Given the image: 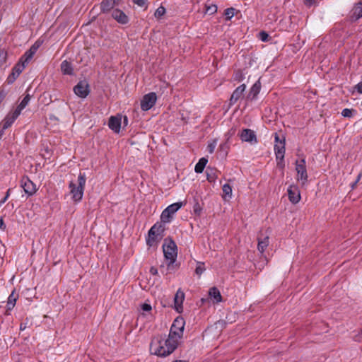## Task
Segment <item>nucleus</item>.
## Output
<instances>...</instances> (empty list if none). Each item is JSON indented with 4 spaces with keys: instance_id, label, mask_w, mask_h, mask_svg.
<instances>
[{
    "instance_id": "obj_1",
    "label": "nucleus",
    "mask_w": 362,
    "mask_h": 362,
    "mask_svg": "<svg viewBox=\"0 0 362 362\" xmlns=\"http://www.w3.org/2000/svg\"><path fill=\"white\" fill-rule=\"evenodd\" d=\"M178 343L170 337L165 336H155L150 344V352L151 354L159 357H166L170 355L177 347Z\"/></svg>"
},
{
    "instance_id": "obj_2",
    "label": "nucleus",
    "mask_w": 362,
    "mask_h": 362,
    "mask_svg": "<svg viewBox=\"0 0 362 362\" xmlns=\"http://www.w3.org/2000/svg\"><path fill=\"white\" fill-rule=\"evenodd\" d=\"M86 182L84 173H80L76 180H71L69 185L70 194L74 202H80L83 196L85 185Z\"/></svg>"
},
{
    "instance_id": "obj_3",
    "label": "nucleus",
    "mask_w": 362,
    "mask_h": 362,
    "mask_svg": "<svg viewBox=\"0 0 362 362\" xmlns=\"http://www.w3.org/2000/svg\"><path fill=\"white\" fill-rule=\"evenodd\" d=\"M164 230L165 228L162 222L155 223L148 230L146 244L149 247L156 245L162 239Z\"/></svg>"
},
{
    "instance_id": "obj_4",
    "label": "nucleus",
    "mask_w": 362,
    "mask_h": 362,
    "mask_svg": "<svg viewBox=\"0 0 362 362\" xmlns=\"http://www.w3.org/2000/svg\"><path fill=\"white\" fill-rule=\"evenodd\" d=\"M163 252L165 259L168 262V264H173L177 259V247L175 243L170 238L164 240Z\"/></svg>"
},
{
    "instance_id": "obj_5",
    "label": "nucleus",
    "mask_w": 362,
    "mask_h": 362,
    "mask_svg": "<svg viewBox=\"0 0 362 362\" xmlns=\"http://www.w3.org/2000/svg\"><path fill=\"white\" fill-rule=\"evenodd\" d=\"M185 325V322L182 317H177L175 318L170 327L168 337L179 344L180 339L183 336Z\"/></svg>"
},
{
    "instance_id": "obj_6",
    "label": "nucleus",
    "mask_w": 362,
    "mask_h": 362,
    "mask_svg": "<svg viewBox=\"0 0 362 362\" xmlns=\"http://www.w3.org/2000/svg\"><path fill=\"white\" fill-rule=\"evenodd\" d=\"M295 165L297 173L296 180L297 181L300 182L302 185H304L307 182L308 178L305 158H303L300 160H297Z\"/></svg>"
},
{
    "instance_id": "obj_7",
    "label": "nucleus",
    "mask_w": 362,
    "mask_h": 362,
    "mask_svg": "<svg viewBox=\"0 0 362 362\" xmlns=\"http://www.w3.org/2000/svg\"><path fill=\"white\" fill-rule=\"evenodd\" d=\"M182 206V202H175L169 205L165 209L161 215L160 221L163 223H170L173 218V215Z\"/></svg>"
},
{
    "instance_id": "obj_8",
    "label": "nucleus",
    "mask_w": 362,
    "mask_h": 362,
    "mask_svg": "<svg viewBox=\"0 0 362 362\" xmlns=\"http://www.w3.org/2000/svg\"><path fill=\"white\" fill-rule=\"evenodd\" d=\"M274 153L276 160H279L281 163H283L285 154V139H280L279 135L276 133L274 136Z\"/></svg>"
},
{
    "instance_id": "obj_9",
    "label": "nucleus",
    "mask_w": 362,
    "mask_h": 362,
    "mask_svg": "<svg viewBox=\"0 0 362 362\" xmlns=\"http://www.w3.org/2000/svg\"><path fill=\"white\" fill-rule=\"evenodd\" d=\"M157 101V95L154 92L144 95L141 100L140 105L143 111H148L151 109Z\"/></svg>"
},
{
    "instance_id": "obj_10",
    "label": "nucleus",
    "mask_w": 362,
    "mask_h": 362,
    "mask_svg": "<svg viewBox=\"0 0 362 362\" xmlns=\"http://www.w3.org/2000/svg\"><path fill=\"white\" fill-rule=\"evenodd\" d=\"M74 91L76 95L81 98H85L89 93V86L86 81H79L74 88Z\"/></svg>"
},
{
    "instance_id": "obj_11",
    "label": "nucleus",
    "mask_w": 362,
    "mask_h": 362,
    "mask_svg": "<svg viewBox=\"0 0 362 362\" xmlns=\"http://www.w3.org/2000/svg\"><path fill=\"white\" fill-rule=\"evenodd\" d=\"M21 186L28 196H31L36 192L35 185L28 177H23L21 179Z\"/></svg>"
},
{
    "instance_id": "obj_12",
    "label": "nucleus",
    "mask_w": 362,
    "mask_h": 362,
    "mask_svg": "<svg viewBox=\"0 0 362 362\" xmlns=\"http://www.w3.org/2000/svg\"><path fill=\"white\" fill-rule=\"evenodd\" d=\"M240 139L244 142L257 143V139L255 132L250 129H244L239 133Z\"/></svg>"
},
{
    "instance_id": "obj_13",
    "label": "nucleus",
    "mask_w": 362,
    "mask_h": 362,
    "mask_svg": "<svg viewBox=\"0 0 362 362\" xmlns=\"http://www.w3.org/2000/svg\"><path fill=\"white\" fill-rule=\"evenodd\" d=\"M288 199L293 204H297L300 200V193L298 187L296 185H291L287 190Z\"/></svg>"
},
{
    "instance_id": "obj_14",
    "label": "nucleus",
    "mask_w": 362,
    "mask_h": 362,
    "mask_svg": "<svg viewBox=\"0 0 362 362\" xmlns=\"http://www.w3.org/2000/svg\"><path fill=\"white\" fill-rule=\"evenodd\" d=\"M185 300V293L181 289H178L174 297V308L175 310L181 313L183 310L182 303Z\"/></svg>"
},
{
    "instance_id": "obj_15",
    "label": "nucleus",
    "mask_w": 362,
    "mask_h": 362,
    "mask_svg": "<svg viewBox=\"0 0 362 362\" xmlns=\"http://www.w3.org/2000/svg\"><path fill=\"white\" fill-rule=\"evenodd\" d=\"M19 115L20 114L15 110L8 113V115L6 116V117L2 122L1 130L4 132L5 129L10 127L12 125V124L15 122V120L18 117Z\"/></svg>"
},
{
    "instance_id": "obj_16",
    "label": "nucleus",
    "mask_w": 362,
    "mask_h": 362,
    "mask_svg": "<svg viewBox=\"0 0 362 362\" xmlns=\"http://www.w3.org/2000/svg\"><path fill=\"white\" fill-rule=\"evenodd\" d=\"M122 117L121 115H118L117 116H111L109 119L108 126L115 133L120 132Z\"/></svg>"
},
{
    "instance_id": "obj_17",
    "label": "nucleus",
    "mask_w": 362,
    "mask_h": 362,
    "mask_svg": "<svg viewBox=\"0 0 362 362\" xmlns=\"http://www.w3.org/2000/svg\"><path fill=\"white\" fill-rule=\"evenodd\" d=\"M112 17L118 23L122 25L127 24L129 21V17L119 9L112 11Z\"/></svg>"
},
{
    "instance_id": "obj_18",
    "label": "nucleus",
    "mask_w": 362,
    "mask_h": 362,
    "mask_svg": "<svg viewBox=\"0 0 362 362\" xmlns=\"http://www.w3.org/2000/svg\"><path fill=\"white\" fill-rule=\"evenodd\" d=\"M246 86L245 84H242L236 88V89L233 91L230 98V104H235L239 99L242 98L243 96V93L245 90Z\"/></svg>"
},
{
    "instance_id": "obj_19",
    "label": "nucleus",
    "mask_w": 362,
    "mask_h": 362,
    "mask_svg": "<svg viewBox=\"0 0 362 362\" xmlns=\"http://www.w3.org/2000/svg\"><path fill=\"white\" fill-rule=\"evenodd\" d=\"M122 0H103L101 3V10L103 13L110 11L115 6L119 5Z\"/></svg>"
},
{
    "instance_id": "obj_20",
    "label": "nucleus",
    "mask_w": 362,
    "mask_h": 362,
    "mask_svg": "<svg viewBox=\"0 0 362 362\" xmlns=\"http://www.w3.org/2000/svg\"><path fill=\"white\" fill-rule=\"evenodd\" d=\"M18 298V294L15 291H13L7 300L6 312L11 311L14 308Z\"/></svg>"
},
{
    "instance_id": "obj_21",
    "label": "nucleus",
    "mask_w": 362,
    "mask_h": 362,
    "mask_svg": "<svg viewBox=\"0 0 362 362\" xmlns=\"http://www.w3.org/2000/svg\"><path fill=\"white\" fill-rule=\"evenodd\" d=\"M40 46V43L38 42H35L31 47L25 52V53L23 55L25 58V61H30L34 54L36 53L37 50Z\"/></svg>"
},
{
    "instance_id": "obj_22",
    "label": "nucleus",
    "mask_w": 362,
    "mask_h": 362,
    "mask_svg": "<svg viewBox=\"0 0 362 362\" xmlns=\"http://www.w3.org/2000/svg\"><path fill=\"white\" fill-rule=\"evenodd\" d=\"M40 46V43L38 42H35L31 47L25 52V53L23 55L25 58V61H30L34 54L36 53L37 50Z\"/></svg>"
},
{
    "instance_id": "obj_23",
    "label": "nucleus",
    "mask_w": 362,
    "mask_h": 362,
    "mask_svg": "<svg viewBox=\"0 0 362 362\" xmlns=\"http://www.w3.org/2000/svg\"><path fill=\"white\" fill-rule=\"evenodd\" d=\"M209 296L213 300L214 303H217L222 300L221 293L216 287H212L209 289Z\"/></svg>"
},
{
    "instance_id": "obj_24",
    "label": "nucleus",
    "mask_w": 362,
    "mask_h": 362,
    "mask_svg": "<svg viewBox=\"0 0 362 362\" xmlns=\"http://www.w3.org/2000/svg\"><path fill=\"white\" fill-rule=\"evenodd\" d=\"M30 61H25L23 56H22L20 59L18 63H17L14 67L13 68V71H14L18 75H20L22 71L25 68L26 65L28 64Z\"/></svg>"
},
{
    "instance_id": "obj_25",
    "label": "nucleus",
    "mask_w": 362,
    "mask_h": 362,
    "mask_svg": "<svg viewBox=\"0 0 362 362\" xmlns=\"http://www.w3.org/2000/svg\"><path fill=\"white\" fill-rule=\"evenodd\" d=\"M351 18L358 20L362 17V2L356 4L352 9Z\"/></svg>"
},
{
    "instance_id": "obj_26",
    "label": "nucleus",
    "mask_w": 362,
    "mask_h": 362,
    "mask_svg": "<svg viewBox=\"0 0 362 362\" xmlns=\"http://www.w3.org/2000/svg\"><path fill=\"white\" fill-rule=\"evenodd\" d=\"M205 13L209 15H213L217 12V6L211 1L208 0L204 4Z\"/></svg>"
},
{
    "instance_id": "obj_27",
    "label": "nucleus",
    "mask_w": 362,
    "mask_h": 362,
    "mask_svg": "<svg viewBox=\"0 0 362 362\" xmlns=\"http://www.w3.org/2000/svg\"><path fill=\"white\" fill-rule=\"evenodd\" d=\"M61 70L64 74L72 75L73 74V67L70 62L66 60H64L61 64Z\"/></svg>"
},
{
    "instance_id": "obj_28",
    "label": "nucleus",
    "mask_w": 362,
    "mask_h": 362,
    "mask_svg": "<svg viewBox=\"0 0 362 362\" xmlns=\"http://www.w3.org/2000/svg\"><path fill=\"white\" fill-rule=\"evenodd\" d=\"M30 100V96L29 94H27L14 110L21 115L22 110L28 105Z\"/></svg>"
},
{
    "instance_id": "obj_29",
    "label": "nucleus",
    "mask_w": 362,
    "mask_h": 362,
    "mask_svg": "<svg viewBox=\"0 0 362 362\" xmlns=\"http://www.w3.org/2000/svg\"><path fill=\"white\" fill-rule=\"evenodd\" d=\"M269 245V237L266 236L264 238L258 239V245H257V249L261 252L263 253L265 250V249Z\"/></svg>"
},
{
    "instance_id": "obj_30",
    "label": "nucleus",
    "mask_w": 362,
    "mask_h": 362,
    "mask_svg": "<svg viewBox=\"0 0 362 362\" xmlns=\"http://www.w3.org/2000/svg\"><path fill=\"white\" fill-rule=\"evenodd\" d=\"M208 162V160L205 158H202L199 159L198 163L196 164L194 168V171L197 173H202L206 167V165Z\"/></svg>"
},
{
    "instance_id": "obj_31",
    "label": "nucleus",
    "mask_w": 362,
    "mask_h": 362,
    "mask_svg": "<svg viewBox=\"0 0 362 362\" xmlns=\"http://www.w3.org/2000/svg\"><path fill=\"white\" fill-rule=\"evenodd\" d=\"M261 89V83L259 81H256L250 88L249 96H252V98H255L259 93Z\"/></svg>"
},
{
    "instance_id": "obj_32",
    "label": "nucleus",
    "mask_w": 362,
    "mask_h": 362,
    "mask_svg": "<svg viewBox=\"0 0 362 362\" xmlns=\"http://www.w3.org/2000/svg\"><path fill=\"white\" fill-rule=\"evenodd\" d=\"M206 178L207 180L210 182H214L217 178V175L216 170L214 169H207L206 171Z\"/></svg>"
},
{
    "instance_id": "obj_33",
    "label": "nucleus",
    "mask_w": 362,
    "mask_h": 362,
    "mask_svg": "<svg viewBox=\"0 0 362 362\" xmlns=\"http://www.w3.org/2000/svg\"><path fill=\"white\" fill-rule=\"evenodd\" d=\"M206 270V268H205V266H204V262H197V267H196V269H195V273L200 276L202 275L204 272Z\"/></svg>"
},
{
    "instance_id": "obj_34",
    "label": "nucleus",
    "mask_w": 362,
    "mask_h": 362,
    "mask_svg": "<svg viewBox=\"0 0 362 362\" xmlns=\"http://www.w3.org/2000/svg\"><path fill=\"white\" fill-rule=\"evenodd\" d=\"M223 193L225 196H228V197H231L232 195V188L229 184H224L223 187Z\"/></svg>"
},
{
    "instance_id": "obj_35",
    "label": "nucleus",
    "mask_w": 362,
    "mask_h": 362,
    "mask_svg": "<svg viewBox=\"0 0 362 362\" xmlns=\"http://www.w3.org/2000/svg\"><path fill=\"white\" fill-rule=\"evenodd\" d=\"M235 14V9L233 8H228L225 10L224 15L226 20H230Z\"/></svg>"
},
{
    "instance_id": "obj_36",
    "label": "nucleus",
    "mask_w": 362,
    "mask_h": 362,
    "mask_svg": "<svg viewBox=\"0 0 362 362\" xmlns=\"http://www.w3.org/2000/svg\"><path fill=\"white\" fill-rule=\"evenodd\" d=\"M165 13V7L160 6L156 10L154 16L156 18H161Z\"/></svg>"
},
{
    "instance_id": "obj_37",
    "label": "nucleus",
    "mask_w": 362,
    "mask_h": 362,
    "mask_svg": "<svg viewBox=\"0 0 362 362\" xmlns=\"http://www.w3.org/2000/svg\"><path fill=\"white\" fill-rule=\"evenodd\" d=\"M19 75H18L14 71L12 70L11 74L8 76L6 81L8 84L13 83L16 78L18 77Z\"/></svg>"
},
{
    "instance_id": "obj_38",
    "label": "nucleus",
    "mask_w": 362,
    "mask_h": 362,
    "mask_svg": "<svg viewBox=\"0 0 362 362\" xmlns=\"http://www.w3.org/2000/svg\"><path fill=\"white\" fill-rule=\"evenodd\" d=\"M216 145H217V141L216 140H214L213 141H211V143H209L207 146V151L209 153H213L216 147Z\"/></svg>"
},
{
    "instance_id": "obj_39",
    "label": "nucleus",
    "mask_w": 362,
    "mask_h": 362,
    "mask_svg": "<svg viewBox=\"0 0 362 362\" xmlns=\"http://www.w3.org/2000/svg\"><path fill=\"white\" fill-rule=\"evenodd\" d=\"M7 53L4 49L0 48V66L6 62Z\"/></svg>"
},
{
    "instance_id": "obj_40",
    "label": "nucleus",
    "mask_w": 362,
    "mask_h": 362,
    "mask_svg": "<svg viewBox=\"0 0 362 362\" xmlns=\"http://www.w3.org/2000/svg\"><path fill=\"white\" fill-rule=\"evenodd\" d=\"M354 110H352V109H348V108H345L342 110L341 112V115L344 117H351L352 115H353V112Z\"/></svg>"
},
{
    "instance_id": "obj_41",
    "label": "nucleus",
    "mask_w": 362,
    "mask_h": 362,
    "mask_svg": "<svg viewBox=\"0 0 362 362\" xmlns=\"http://www.w3.org/2000/svg\"><path fill=\"white\" fill-rule=\"evenodd\" d=\"M133 2L136 4L138 6L147 8V1L148 0H132Z\"/></svg>"
},
{
    "instance_id": "obj_42",
    "label": "nucleus",
    "mask_w": 362,
    "mask_h": 362,
    "mask_svg": "<svg viewBox=\"0 0 362 362\" xmlns=\"http://www.w3.org/2000/svg\"><path fill=\"white\" fill-rule=\"evenodd\" d=\"M269 35L266 32L259 33V38L262 42H267L268 40Z\"/></svg>"
},
{
    "instance_id": "obj_43",
    "label": "nucleus",
    "mask_w": 362,
    "mask_h": 362,
    "mask_svg": "<svg viewBox=\"0 0 362 362\" xmlns=\"http://www.w3.org/2000/svg\"><path fill=\"white\" fill-rule=\"evenodd\" d=\"M228 148L229 146L226 142L223 143L219 146L220 151H223L225 155L227 153Z\"/></svg>"
},
{
    "instance_id": "obj_44",
    "label": "nucleus",
    "mask_w": 362,
    "mask_h": 362,
    "mask_svg": "<svg viewBox=\"0 0 362 362\" xmlns=\"http://www.w3.org/2000/svg\"><path fill=\"white\" fill-rule=\"evenodd\" d=\"M152 308L150 304L148 303H144L141 305V310L144 312H150Z\"/></svg>"
},
{
    "instance_id": "obj_45",
    "label": "nucleus",
    "mask_w": 362,
    "mask_h": 362,
    "mask_svg": "<svg viewBox=\"0 0 362 362\" xmlns=\"http://www.w3.org/2000/svg\"><path fill=\"white\" fill-rule=\"evenodd\" d=\"M11 189H8L6 193L5 197L0 201V205L4 204L10 196Z\"/></svg>"
},
{
    "instance_id": "obj_46",
    "label": "nucleus",
    "mask_w": 362,
    "mask_h": 362,
    "mask_svg": "<svg viewBox=\"0 0 362 362\" xmlns=\"http://www.w3.org/2000/svg\"><path fill=\"white\" fill-rule=\"evenodd\" d=\"M6 95V92L4 90H0V104L4 100Z\"/></svg>"
},
{
    "instance_id": "obj_47",
    "label": "nucleus",
    "mask_w": 362,
    "mask_h": 362,
    "mask_svg": "<svg viewBox=\"0 0 362 362\" xmlns=\"http://www.w3.org/2000/svg\"><path fill=\"white\" fill-rule=\"evenodd\" d=\"M355 88L356 89L357 92L359 93H362V82L361 83H358Z\"/></svg>"
},
{
    "instance_id": "obj_48",
    "label": "nucleus",
    "mask_w": 362,
    "mask_h": 362,
    "mask_svg": "<svg viewBox=\"0 0 362 362\" xmlns=\"http://www.w3.org/2000/svg\"><path fill=\"white\" fill-rule=\"evenodd\" d=\"M6 226L4 222V219L1 216H0V228L5 229Z\"/></svg>"
},
{
    "instance_id": "obj_49",
    "label": "nucleus",
    "mask_w": 362,
    "mask_h": 362,
    "mask_svg": "<svg viewBox=\"0 0 362 362\" xmlns=\"http://www.w3.org/2000/svg\"><path fill=\"white\" fill-rule=\"evenodd\" d=\"M150 272H151V274H152L153 275H156V274H158V270H157V269H156V268H155V267H151V268L150 269Z\"/></svg>"
},
{
    "instance_id": "obj_50",
    "label": "nucleus",
    "mask_w": 362,
    "mask_h": 362,
    "mask_svg": "<svg viewBox=\"0 0 362 362\" xmlns=\"http://www.w3.org/2000/svg\"><path fill=\"white\" fill-rule=\"evenodd\" d=\"M305 4L310 6L313 4V0H305Z\"/></svg>"
},
{
    "instance_id": "obj_51",
    "label": "nucleus",
    "mask_w": 362,
    "mask_h": 362,
    "mask_svg": "<svg viewBox=\"0 0 362 362\" xmlns=\"http://www.w3.org/2000/svg\"><path fill=\"white\" fill-rule=\"evenodd\" d=\"M277 165L283 168L284 167V160H283V163H281L279 160H277Z\"/></svg>"
},
{
    "instance_id": "obj_52",
    "label": "nucleus",
    "mask_w": 362,
    "mask_h": 362,
    "mask_svg": "<svg viewBox=\"0 0 362 362\" xmlns=\"http://www.w3.org/2000/svg\"><path fill=\"white\" fill-rule=\"evenodd\" d=\"M26 328V325L25 324H21L20 325V329L21 330H24Z\"/></svg>"
},
{
    "instance_id": "obj_53",
    "label": "nucleus",
    "mask_w": 362,
    "mask_h": 362,
    "mask_svg": "<svg viewBox=\"0 0 362 362\" xmlns=\"http://www.w3.org/2000/svg\"><path fill=\"white\" fill-rule=\"evenodd\" d=\"M124 122L125 124H127V122H128V119H127V116H124Z\"/></svg>"
},
{
    "instance_id": "obj_54",
    "label": "nucleus",
    "mask_w": 362,
    "mask_h": 362,
    "mask_svg": "<svg viewBox=\"0 0 362 362\" xmlns=\"http://www.w3.org/2000/svg\"><path fill=\"white\" fill-rule=\"evenodd\" d=\"M4 132L3 130H1V129L0 130V139H1V137H2V136H3V134H4Z\"/></svg>"
},
{
    "instance_id": "obj_55",
    "label": "nucleus",
    "mask_w": 362,
    "mask_h": 362,
    "mask_svg": "<svg viewBox=\"0 0 362 362\" xmlns=\"http://www.w3.org/2000/svg\"><path fill=\"white\" fill-rule=\"evenodd\" d=\"M361 174H359V175H358V177H357V179H356V182H358L359 181V180L361 179Z\"/></svg>"
},
{
    "instance_id": "obj_56",
    "label": "nucleus",
    "mask_w": 362,
    "mask_h": 362,
    "mask_svg": "<svg viewBox=\"0 0 362 362\" xmlns=\"http://www.w3.org/2000/svg\"><path fill=\"white\" fill-rule=\"evenodd\" d=\"M357 184V182H355L354 183H353V185H351V187L354 188Z\"/></svg>"
},
{
    "instance_id": "obj_57",
    "label": "nucleus",
    "mask_w": 362,
    "mask_h": 362,
    "mask_svg": "<svg viewBox=\"0 0 362 362\" xmlns=\"http://www.w3.org/2000/svg\"><path fill=\"white\" fill-rule=\"evenodd\" d=\"M361 334H362V329H361Z\"/></svg>"
}]
</instances>
